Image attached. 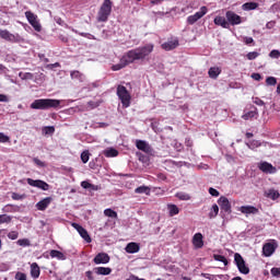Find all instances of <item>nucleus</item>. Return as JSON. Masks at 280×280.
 Here are the masks:
<instances>
[{
  "mask_svg": "<svg viewBox=\"0 0 280 280\" xmlns=\"http://www.w3.org/2000/svg\"><path fill=\"white\" fill-rule=\"evenodd\" d=\"M154 51V44H147L144 46H140L138 48L131 49L127 51L120 59V67L114 66V71L119 69H124V67H128V65H133V62L148 60L150 58V54Z\"/></svg>",
  "mask_w": 280,
  "mask_h": 280,
  "instance_id": "nucleus-1",
  "label": "nucleus"
},
{
  "mask_svg": "<svg viewBox=\"0 0 280 280\" xmlns=\"http://www.w3.org/2000/svg\"><path fill=\"white\" fill-rule=\"evenodd\" d=\"M58 106H60V101L54 98H38L31 104L33 110H49V108H58Z\"/></svg>",
  "mask_w": 280,
  "mask_h": 280,
  "instance_id": "nucleus-2",
  "label": "nucleus"
},
{
  "mask_svg": "<svg viewBox=\"0 0 280 280\" xmlns=\"http://www.w3.org/2000/svg\"><path fill=\"white\" fill-rule=\"evenodd\" d=\"M113 13V1L104 0L101 8L98 9L96 21L98 23H106L108 18Z\"/></svg>",
  "mask_w": 280,
  "mask_h": 280,
  "instance_id": "nucleus-3",
  "label": "nucleus"
},
{
  "mask_svg": "<svg viewBox=\"0 0 280 280\" xmlns=\"http://www.w3.org/2000/svg\"><path fill=\"white\" fill-rule=\"evenodd\" d=\"M117 95L122 104V107L128 108L130 106V100L132 98L130 96V92H128V89H126V86H124V85H118L117 86Z\"/></svg>",
  "mask_w": 280,
  "mask_h": 280,
  "instance_id": "nucleus-4",
  "label": "nucleus"
},
{
  "mask_svg": "<svg viewBox=\"0 0 280 280\" xmlns=\"http://www.w3.org/2000/svg\"><path fill=\"white\" fill-rule=\"evenodd\" d=\"M234 261L241 275H248L250 272V268L246 266V261L244 260V257H242V254H234Z\"/></svg>",
  "mask_w": 280,
  "mask_h": 280,
  "instance_id": "nucleus-5",
  "label": "nucleus"
},
{
  "mask_svg": "<svg viewBox=\"0 0 280 280\" xmlns=\"http://www.w3.org/2000/svg\"><path fill=\"white\" fill-rule=\"evenodd\" d=\"M208 12L209 9H207V7H201L200 11L187 18L188 25H194L195 23H198V21H200V19H202V16H205V14H207Z\"/></svg>",
  "mask_w": 280,
  "mask_h": 280,
  "instance_id": "nucleus-6",
  "label": "nucleus"
},
{
  "mask_svg": "<svg viewBox=\"0 0 280 280\" xmlns=\"http://www.w3.org/2000/svg\"><path fill=\"white\" fill-rule=\"evenodd\" d=\"M25 16L30 25L34 27L35 32H40L42 26H40V23H38V15L34 14L32 11H26Z\"/></svg>",
  "mask_w": 280,
  "mask_h": 280,
  "instance_id": "nucleus-7",
  "label": "nucleus"
},
{
  "mask_svg": "<svg viewBox=\"0 0 280 280\" xmlns=\"http://www.w3.org/2000/svg\"><path fill=\"white\" fill-rule=\"evenodd\" d=\"M27 185L31 187H37V189H42L43 191H49V184L42 179H26Z\"/></svg>",
  "mask_w": 280,
  "mask_h": 280,
  "instance_id": "nucleus-8",
  "label": "nucleus"
},
{
  "mask_svg": "<svg viewBox=\"0 0 280 280\" xmlns=\"http://www.w3.org/2000/svg\"><path fill=\"white\" fill-rule=\"evenodd\" d=\"M225 19L229 25H232V26L242 25V16L237 15V13L233 11H226Z\"/></svg>",
  "mask_w": 280,
  "mask_h": 280,
  "instance_id": "nucleus-9",
  "label": "nucleus"
},
{
  "mask_svg": "<svg viewBox=\"0 0 280 280\" xmlns=\"http://www.w3.org/2000/svg\"><path fill=\"white\" fill-rule=\"evenodd\" d=\"M73 229H75V231H78L79 235L88 243L91 244L92 240L91 236L89 235V232L86 231V229H84L82 225L78 224V223H72Z\"/></svg>",
  "mask_w": 280,
  "mask_h": 280,
  "instance_id": "nucleus-10",
  "label": "nucleus"
},
{
  "mask_svg": "<svg viewBox=\"0 0 280 280\" xmlns=\"http://www.w3.org/2000/svg\"><path fill=\"white\" fill-rule=\"evenodd\" d=\"M136 148L144 152L145 154H153L154 149L145 140H137Z\"/></svg>",
  "mask_w": 280,
  "mask_h": 280,
  "instance_id": "nucleus-11",
  "label": "nucleus"
},
{
  "mask_svg": "<svg viewBox=\"0 0 280 280\" xmlns=\"http://www.w3.org/2000/svg\"><path fill=\"white\" fill-rule=\"evenodd\" d=\"M218 205H219L221 211H224V213H231L232 212V210H231V201H229V198H226L224 196H221L218 199Z\"/></svg>",
  "mask_w": 280,
  "mask_h": 280,
  "instance_id": "nucleus-12",
  "label": "nucleus"
},
{
  "mask_svg": "<svg viewBox=\"0 0 280 280\" xmlns=\"http://www.w3.org/2000/svg\"><path fill=\"white\" fill-rule=\"evenodd\" d=\"M0 38L3 40H7L8 43H19V37L8 30H1L0 28Z\"/></svg>",
  "mask_w": 280,
  "mask_h": 280,
  "instance_id": "nucleus-13",
  "label": "nucleus"
},
{
  "mask_svg": "<svg viewBox=\"0 0 280 280\" xmlns=\"http://www.w3.org/2000/svg\"><path fill=\"white\" fill-rule=\"evenodd\" d=\"M275 250H277V243H266L262 246V255L265 257H271L275 254Z\"/></svg>",
  "mask_w": 280,
  "mask_h": 280,
  "instance_id": "nucleus-14",
  "label": "nucleus"
},
{
  "mask_svg": "<svg viewBox=\"0 0 280 280\" xmlns=\"http://www.w3.org/2000/svg\"><path fill=\"white\" fill-rule=\"evenodd\" d=\"M258 167L260 172H264L265 174H277V167L268 162H261Z\"/></svg>",
  "mask_w": 280,
  "mask_h": 280,
  "instance_id": "nucleus-15",
  "label": "nucleus"
},
{
  "mask_svg": "<svg viewBox=\"0 0 280 280\" xmlns=\"http://www.w3.org/2000/svg\"><path fill=\"white\" fill-rule=\"evenodd\" d=\"M238 211L245 215H257L259 213V209L255 206H242Z\"/></svg>",
  "mask_w": 280,
  "mask_h": 280,
  "instance_id": "nucleus-16",
  "label": "nucleus"
},
{
  "mask_svg": "<svg viewBox=\"0 0 280 280\" xmlns=\"http://www.w3.org/2000/svg\"><path fill=\"white\" fill-rule=\"evenodd\" d=\"M178 45H180V43L178 42V38H175L173 40L163 43L161 45V47H162V49H164V51H172V50L176 49V47H178Z\"/></svg>",
  "mask_w": 280,
  "mask_h": 280,
  "instance_id": "nucleus-17",
  "label": "nucleus"
},
{
  "mask_svg": "<svg viewBox=\"0 0 280 280\" xmlns=\"http://www.w3.org/2000/svg\"><path fill=\"white\" fill-rule=\"evenodd\" d=\"M54 198L46 197L36 203L37 211H45L52 202Z\"/></svg>",
  "mask_w": 280,
  "mask_h": 280,
  "instance_id": "nucleus-18",
  "label": "nucleus"
},
{
  "mask_svg": "<svg viewBox=\"0 0 280 280\" xmlns=\"http://www.w3.org/2000/svg\"><path fill=\"white\" fill-rule=\"evenodd\" d=\"M125 250L129 255H135V253H139V250H141V245L139 243L131 242L127 244V246L125 247Z\"/></svg>",
  "mask_w": 280,
  "mask_h": 280,
  "instance_id": "nucleus-19",
  "label": "nucleus"
},
{
  "mask_svg": "<svg viewBox=\"0 0 280 280\" xmlns=\"http://www.w3.org/2000/svg\"><path fill=\"white\" fill-rule=\"evenodd\" d=\"M192 245L195 246V248H202V246H205V241H203V236L202 233H196L192 236Z\"/></svg>",
  "mask_w": 280,
  "mask_h": 280,
  "instance_id": "nucleus-20",
  "label": "nucleus"
},
{
  "mask_svg": "<svg viewBox=\"0 0 280 280\" xmlns=\"http://www.w3.org/2000/svg\"><path fill=\"white\" fill-rule=\"evenodd\" d=\"M110 261V256L106 253H100L94 257V264H108Z\"/></svg>",
  "mask_w": 280,
  "mask_h": 280,
  "instance_id": "nucleus-21",
  "label": "nucleus"
},
{
  "mask_svg": "<svg viewBox=\"0 0 280 280\" xmlns=\"http://www.w3.org/2000/svg\"><path fill=\"white\" fill-rule=\"evenodd\" d=\"M214 25H219L220 27H223V30H229V23L226 18L224 16H215L213 21Z\"/></svg>",
  "mask_w": 280,
  "mask_h": 280,
  "instance_id": "nucleus-22",
  "label": "nucleus"
},
{
  "mask_svg": "<svg viewBox=\"0 0 280 280\" xmlns=\"http://www.w3.org/2000/svg\"><path fill=\"white\" fill-rule=\"evenodd\" d=\"M31 277L32 279H38L40 277V267L37 262L31 265Z\"/></svg>",
  "mask_w": 280,
  "mask_h": 280,
  "instance_id": "nucleus-23",
  "label": "nucleus"
},
{
  "mask_svg": "<svg viewBox=\"0 0 280 280\" xmlns=\"http://www.w3.org/2000/svg\"><path fill=\"white\" fill-rule=\"evenodd\" d=\"M266 198H269L270 200H279L280 194L279 190H276L275 188L268 189L265 191Z\"/></svg>",
  "mask_w": 280,
  "mask_h": 280,
  "instance_id": "nucleus-24",
  "label": "nucleus"
},
{
  "mask_svg": "<svg viewBox=\"0 0 280 280\" xmlns=\"http://www.w3.org/2000/svg\"><path fill=\"white\" fill-rule=\"evenodd\" d=\"M94 272L95 275H102L104 277L110 275V272H113V269L109 267H96L94 268Z\"/></svg>",
  "mask_w": 280,
  "mask_h": 280,
  "instance_id": "nucleus-25",
  "label": "nucleus"
},
{
  "mask_svg": "<svg viewBox=\"0 0 280 280\" xmlns=\"http://www.w3.org/2000/svg\"><path fill=\"white\" fill-rule=\"evenodd\" d=\"M220 73H222V69L219 67H211L208 71L209 78H211V80H218V75H220Z\"/></svg>",
  "mask_w": 280,
  "mask_h": 280,
  "instance_id": "nucleus-26",
  "label": "nucleus"
},
{
  "mask_svg": "<svg viewBox=\"0 0 280 280\" xmlns=\"http://www.w3.org/2000/svg\"><path fill=\"white\" fill-rule=\"evenodd\" d=\"M259 8V3L257 2H246L242 5V10L245 12H250V10H257Z\"/></svg>",
  "mask_w": 280,
  "mask_h": 280,
  "instance_id": "nucleus-27",
  "label": "nucleus"
},
{
  "mask_svg": "<svg viewBox=\"0 0 280 280\" xmlns=\"http://www.w3.org/2000/svg\"><path fill=\"white\" fill-rule=\"evenodd\" d=\"M104 156H106V159H113L115 156H119V151H117V149L114 148H109L105 151H103Z\"/></svg>",
  "mask_w": 280,
  "mask_h": 280,
  "instance_id": "nucleus-28",
  "label": "nucleus"
},
{
  "mask_svg": "<svg viewBox=\"0 0 280 280\" xmlns=\"http://www.w3.org/2000/svg\"><path fill=\"white\" fill-rule=\"evenodd\" d=\"M50 257H51V259H60L61 261H65V259H67V256H65L62 254V252L57 250V249L50 250Z\"/></svg>",
  "mask_w": 280,
  "mask_h": 280,
  "instance_id": "nucleus-29",
  "label": "nucleus"
},
{
  "mask_svg": "<svg viewBox=\"0 0 280 280\" xmlns=\"http://www.w3.org/2000/svg\"><path fill=\"white\" fill-rule=\"evenodd\" d=\"M70 78L71 80H78L79 82H82L84 80V74L79 70H73L70 72Z\"/></svg>",
  "mask_w": 280,
  "mask_h": 280,
  "instance_id": "nucleus-30",
  "label": "nucleus"
},
{
  "mask_svg": "<svg viewBox=\"0 0 280 280\" xmlns=\"http://www.w3.org/2000/svg\"><path fill=\"white\" fill-rule=\"evenodd\" d=\"M218 213H220V207L217 203L212 205L208 218L213 220V218H218Z\"/></svg>",
  "mask_w": 280,
  "mask_h": 280,
  "instance_id": "nucleus-31",
  "label": "nucleus"
},
{
  "mask_svg": "<svg viewBox=\"0 0 280 280\" xmlns=\"http://www.w3.org/2000/svg\"><path fill=\"white\" fill-rule=\"evenodd\" d=\"M167 209L170 211L171 218H174V215H178V213H180V209H178L176 205H168Z\"/></svg>",
  "mask_w": 280,
  "mask_h": 280,
  "instance_id": "nucleus-32",
  "label": "nucleus"
},
{
  "mask_svg": "<svg viewBox=\"0 0 280 280\" xmlns=\"http://www.w3.org/2000/svg\"><path fill=\"white\" fill-rule=\"evenodd\" d=\"M18 207L12 205V203H8L7 206H4L2 208L3 213H15Z\"/></svg>",
  "mask_w": 280,
  "mask_h": 280,
  "instance_id": "nucleus-33",
  "label": "nucleus"
},
{
  "mask_svg": "<svg viewBox=\"0 0 280 280\" xmlns=\"http://www.w3.org/2000/svg\"><path fill=\"white\" fill-rule=\"evenodd\" d=\"M135 194H145V196H150V187L148 186H139L135 189Z\"/></svg>",
  "mask_w": 280,
  "mask_h": 280,
  "instance_id": "nucleus-34",
  "label": "nucleus"
},
{
  "mask_svg": "<svg viewBox=\"0 0 280 280\" xmlns=\"http://www.w3.org/2000/svg\"><path fill=\"white\" fill-rule=\"evenodd\" d=\"M104 215H106V218H114L115 220H117V211L110 208L104 210Z\"/></svg>",
  "mask_w": 280,
  "mask_h": 280,
  "instance_id": "nucleus-35",
  "label": "nucleus"
},
{
  "mask_svg": "<svg viewBox=\"0 0 280 280\" xmlns=\"http://www.w3.org/2000/svg\"><path fill=\"white\" fill-rule=\"evenodd\" d=\"M19 78H21V80H34V73H32V72H20Z\"/></svg>",
  "mask_w": 280,
  "mask_h": 280,
  "instance_id": "nucleus-36",
  "label": "nucleus"
},
{
  "mask_svg": "<svg viewBox=\"0 0 280 280\" xmlns=\"http://www.w3.org/2000/svg\"><path fill=\"white\" fill-rule=\"evenodd\" d=\"M18 246H22L23 248L27 246H32V243L30 242V238H20L16 242Z\"/></svg>",
  "mask_w": 280,
  "mask_h": 280,
  "instance_id": "nucleus-37",
  "label": "nucleus"
},
{
  "mask_svg": "<svg viewBox=\"0 0 280 280\" xmlns=\"http://www.w3.org/2000/svg\"><path fill=\"white\" fill-rule=\"evenodd\" d=\"M137 156L141 163H144V165H149L150 163V156L143 154V153H137Z\"/></svg>",
  "mask_w": 280,
  "mask_h": 280,
  "instance_id": "nucleus-38",
  "label": "nucleus"
},
{
  "mask_svg": "<svg viewBox=\"0 0 280 280\" xmlns=\"http://www.w3.org/2000/svg\"><path fill=\"white\" fill-rule=\"evenodd\" d=\"M12 222V217L8 214H0V224H10Z\"/></svg>",
  "mask_w": 280,
  "mask_h": 280,
  "instance_id": "nucleus-39",
  "label": "nucleus"
},
{
  "mask_svg": "<svg viewBox=\"0 0 280 280\" xmlns=\"http://www.w3.org/2000/svg\"><path fill=\"white\" fill-rule=\"evenodd\" d=\"M213 259L215 261H221L222 264H224V266H229V260L223 255H214Z\"/></svg>",
  "mask_w": 280,
  "mask_h": 280,
  "instance_id": "nucleus-40",
  "label": "nucleus"
},
{
  "mask_svg": "<svg viewBox=\"0 0 280 280\" xmlns=\"http://www.w3.org/2000/svg\"><path fill=\"white\" fill-rule=\"evenodd\" d=\"M256 115H257V108H255V110L247 112L242 117L243 119L248 120V119H253V117H255Z\"/></svg>",
  "mask_w": 280,
  "mask_h": 280,
  "instance_id": "nucleus-41",
  "label": "nucleus"
},
{
  "mask_svg": "<svg viewBox=\"0 0 280 280\" xmlns=\"http://www.w3.org/2000/svg\"><path fill=\"white\" fill-rule=\"evenodd\" d=\"M89 159H91V153H89V150L83 151L81 153L82 163H89Z\"/></svg>",
  "mask_w": 280,
  "mask_h": 280,
  "instance_id": "nucleus-42",
  "label": "nucleus"
},
{
  "mask_svg": "<svg viewBox=\"0 0 280 280\" xmlns=\"http://www.w3.org/2000/svg\"><path fill=\"white\" fill-rule=\"evenodd\" d=\"M175 196L178 198V200H191V196L186 192H177Z\"/></svg>",
  "mask_w": 280,
  "mask_h": 280,
  "instance_id": "nucleus-43",
  "label": "nucleus"
},
{
  "mask_svg": "<svg viewBox=\"0 0 280 280\" xmlns=\"http://www.w3.org/2000/svg\"><path fill=\"white\" fill-rule=\"evenodd\" d=\"M266 84H267V86H276V84H277V78H275V77H268V78L266 79Z\"/></svg>",
  "mask_w": 280,
  "mask_h": 280,
  "instance_id": "nucleus-44",
  "label": "nucleus"
},
{
  "mask_svg": "<svg viewBox=\"0 0 280 280\" xmlns=\"http://www.w3.org/2000/svg\"><path fill=\"white\" fill-rule=\"evenodd\" d=\"M43 132H45L46 135H54V132H56V127L55 126L44 127Z\"/></svg>",
  "mask_w": 280,
  "mask_h": 280,
  "instance_id": "nucleus-45",
  "label": "nucleus"
},
{
  "mask_svg": "<svg viewBox=\"0 0 280 280\" xmlns=\"http://www.w3.org/2000/svg\"><path fill=\"white\" fill-rule=\"evenodd\" d=\"M247 60H255L256 58H259V52L252 51L246 55Z\"/></svg>",
  "mask_w": 280,
  "mask_h": 280,
  "instance_id": "nucleus-46",
  "label": "nucleus"
},
{
  "mask_svg": "<svg viewBox=\"0 0 280 280\" xmlns=\"http://www.w3.org/2000/svg\"><path fill=\"white\" fill-rule=\"evenodd\" d=\"M249 148H250V150H255L257 148H261V142H259V140H253L249 143Z\"/></svg>",
  "mask_w": 280,
  "mask_h": 280,
  "instance_id": "nucleus-47",
  "label": "nucleus"
},
{
  "mask_svg": "<svg viewBox=\"0 0 280 280\" xmlns=\"http://www.w3.org/2000/svg\"><path fill=\"white\" fill-rule=\"evenodd\" d=\"M270 272L273 277H276L277 279H280V268L279 267L271 268Z\"/></svg>",
  "mask_w": 280,
  "mask_h": 280,
  "instance_id": "nucleus-48",
  "label": "nucleus"
},
{
  "mask_svg": "<svg viewBox=\"0 0 280 280\" xmlns=\"http://www.w3.org/2000/svg\"><path fill=\"white\" fill-rule=\"evenodd\" d=\"M79 36H82L83 38H89V40H95V35L91 33H79Z\"/></svg>",
  "mask_w": 280,
  "mask_h": 280,
  "instance_id": "nucleus-49",
  "label": "nucleus"
},
{
  "mask_svg": "<svg viewBox=\"0 0 280 280\" xmlns=\"http://www.w3.org/2000/svg\"><path fill=\"white\" fill-rule=\"evenodd\" d=\"M15 280H27V275L21 272V271H18L15 273Z\"/></svg>",
  "mask_w": 280,
  "mask_h": 280,
  "instance_id": "nucleus-50",
  "label": "nucleus"
},
{
  "mask_svg": "<svg viewBox=\"0 0 280 280\" xmlns=\"http://www.w3.org/2000/svg\"><path fill=\"white\" fill-rule=\"evenodd\" d=\"M7 237H9V240H19V233L16 231H11L8 233Z\"/></svg>",
  "mask_w": 280,
  "mask_h": 280,
  "instance_id": "nucleus-51",
  "label": "nucleus"
},
{
  "mask_svg": "<svg viewBox=\"0 0 280 280\" xmlns=\"http://www.w3.org/2000/svg\"><path fill=\"white\" fill-rule=\"evenodd\" d=\"M269 57L279 59L280 58V51L278 49H273L269 52Z\"/></svg>",
  "mask_w": 280,
  "mask_h": 280,
  "instance_id": "nucleus-52",
  "label": "nucleus"
},
{
  "mask_svg": "<svg viewBox=\"0 0 280 280\" xmlns=\"http://www.w3.org/2000/svg\"><path fill=\"white\" fill-rule=\"evenodd\" d=\"M208 191H209L210 196H213L214 198H218V196H220V191H218V189H215L213 187H210Z\"/></svg>",
  "mask_w": 280,
  "mask_h": 280,
  "instance_id": "nucleus-53",
  "label": "nucleus"
},
{
  "mask_svg": "<svg viewBox=\"0 0 280 280\" xmlns=\"http://www.w3.org/2000/svg\"><path fill=\"white\" fill-rule=\"evenodd\" d=\"M33 162L35 163V165H37V167H45V162L40 161L38 158H34Z\"/></svg>",
  "mask_w": 280,
  "mask_h": 280,
  "instance_id": "nucleus-54",
  "label": "nucleus"
},
{
  "mask_svg": "<svg viewBox=\"0 0 280 280\" xmlns=\"http://www.w3.org/2000/svg\"><path fill=\"white\" fill-rule=\"evenodd\" d=\"M10 137L5 136L3 132H0V143H8Z\"/></svg>",
  "mask_w": 280,
  "mask_h": 280,
  "instance_id": "nucleus-55",
  "label": "nucleus"
},
{
  "mask_svg": "<svg viewBox=\"0 0 280 280\" xmlns=\"http://www.w3.org/2000/svg\"><path fill=\"white\" fill-rule=\"evenodd\" d=\"M100 104H102V101H90L88 102V106H91L92 108H97V106H100Z\"/></svg>",
  "mask_w": 280,
  "mask_h": 280,
  "instance_id": "nucleus-56",
  "label": "nucleus"
},
{
  "mask_svg": "<svg viewBox=\"0 0 280 280\" xmlns=\"http://www.w3.org/2000/svg\"><path fill=\"white\" fill-rule=\"evenodd\" d=\"M243 43H245V45H255V39H253V37H244Z\"/></svg>",
  "mask_w": 280,
  "mask_h": 280,
  "instance_id": "nucleus-57",
  "label": "nucleus"
},
{
  "mask_svg": "<svg viewBox=\"0 0 280 280\" xmlns=\"http://www.w3.org/2000/svg\"><path fill=\"white\" fill-rule=\"evenodd\" d=\"M254 104H256V106H265L266 105V103L264 101H261V98H259V97L254 98Z\"/></svg>",
  "mask_w": 280,
  "mask_h": 280,
  "instance_id": "nucleus-58",
  "label": "nucleus"
},
{
  "mask_svg": "<svg viewBox=\"0 0 280 280\" xmlns=\"http://www.w3.org/2000/svg\"><path fill=\"white\" fill-rule=\"evenodd\" d=\"M11 198L12 200H23L22 195H19L18 192H12Z\"/></svg>",
  "mask_w": 280,
  "mask_h": 280,
  "instance_id": "nucleus-59",
  "label": "nucleus"
},
{
  "mask_svg": "<svg viewBox=\"0 0 280 280\" xmlns=\"http://www.w3.org/2000/svg\"><path fill=\"white\" fill-rule=\"evenodd\" d=\"M253 80H256V82L261 81V74L260 73H253L252 74Z\"/></svg>",
  "mask_w": 280,
  "mask_h": 280,
  "instance_id": "nucleus-60",
  "label": "nucleus"
},
{
  "mask_svg": "<svg viewBox=\"0 0 280 280\" xmlns=\"http://www.w3.org/2000/svg\"><path fill=\"white\" fill-rule=\"evenodd\" d=\"M81 187H83V189H90L91 188V183L84 180L81 183Z\"/></svg>",
  "mask_w": 280,
  "mask_h": 280,
  "instance_id": "nucleus-61",
  "label": "nucleus"
},
{
  "mask_svg": "<svg viewBox=\"0 0 280 280\" xmlns=\"http://www.w3.org/2000/svg\"><path fill=\"white\" fill-rule=\"evenodd\" d=\"M156 176H158L159 180H167V176L163 173H158Z\"/></svg>",
  "mask_w": 280,
  "mask_h": 280,
  "instance_id": "nucleus-62",
  "label": "nucleus"
},
{
  "mask_svg": "<svg viewBox=\"0 0 280 280\" xmlns=\"http://www.w3.org/2000/svg\"><path fill=\"white\" fill-rule=\"evenodd\" d=\"M59 40H61V43H69V37L61 34V35H59Z\"/></svg>",
  "mask_w": 280,
  "mask_h": 280,
  "instance_id": "nucleus-63",
  "label": "nucleus"
},
{
  "mask_svg": "<svg viewBox=\"0 0 280 280\" xmlns=\"http://www.w3.org/2000/svg\"><path fill=\"white\" fill-rule=\"evenodd\" d=\"M0 102H10V100L8 98V95L0 94Z\"/></svg>",
  "mask_w": 280,
  "mask_h": 280,
  "instance_id": "nucleus-64",
  "label": "nucleus"
}]
</instances>
